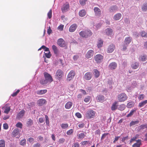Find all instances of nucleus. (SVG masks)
Segmentation results:
<instances>
[{"label":"nucleus","instance_id":"f257e3e1","mask_svg":"<svg viewBox=\"0 0 147 147\" xmlns=\"http://www.w3.org/2000/svg\"><path fill=\"white\" fill-rule=\"evenodd\" d=\"M128 96L125 93H121L117 96V99L119 102H123L126 100Z\"/></svg>","mask_w":147,"mask_h":147},{"label":"nucleus","instance_id":"f03ea898","mask_svg":"<svg viewBox=\"0 0 147 147\" xmlns=\"http://www.w3.org/2000/svg\"><path fill=\"white\" fill-rule=\"evenodd\" d=\"M96 112L92 110L88 111L86 114V116L87 118L90 119L94 118Z\"/></svg>","mask_w":147,"mask_h":147},{"label":"nucleus","instance_id":"7ed1b4c3","mask_svg":"<svg viewBox=\"0 0 147 147\" xmlns=\"http://www.w3.org/2000/svg\"><path fill=\"white\" fill-rule=\"evenodd\" d=\"M44 77L46 79L49 83H50L53 81V79L51 76L46 72H44L43 73Z\"/></svg>","mask_w":147,"mask_h":147},{"label":"nucleus","instance_id":"20e7f679","mask_svg":"<svg viewBox=\"0 0 147 147\" xmlns=\"http://www.w3.org/2000/svg\"><path fill=\"white\" fill-rule=\"evenodd\" d=\"M75 75V72L73 70H71L67 75L66 78L67 81L68 82L71 81L74 78Z\"/></svg>","mask_w":147,"mask_h":147},{"label":"nucleus","instance_id":"39448f33","mask_svg":"<svg viewBox=\"0 0 147 147\" xmlns=\"http://www.w3.org/2000/svg\"><path fill=\"white\" fill-rule=\"evenodd\" d=\"M69 5L68 2L64 4L61 8V10L63 13L65 12L69 9Z\"/></svg>","mask_w":147,"mask_h":147},{"label":"nucleus","instance_id":"423d86ee","mask_svg":"<svg viewBox=\"0 0 147 147\" xmlns=\"http://www.w3.org/2000/svg\"><path fill=\"white\" fill-rule=\"evenodd\" d=\"M57 44L61 47H64L67 46V45L64 40L61 38L58 39L57 41Z\"/></svg>","mask_w":147,"mask_h":147},{"label":"nucleus","instance_id":"0eeeda50","mask_svg":"<svg viewBox=\"0 0 147 147\" xmlns=\"http://www.w3.org/2000/svg\"><path fill=\"white\" fill-rule=\"evenodd\" d=\"M115 46L113 44H111L107 47L106 49V52L108 53H112L115 50Z\"/></svg>","mask_w":147,"mask_h":147},{"label":"nucleus","instance_id":"6e6552de","mask_svg":"<svg viewBox=\"0 0 147 147\" xmlns=\"http://www.w3.org/2000/svg\"><path fill=\"white\" fill-rule=\"evenodd\" d=\"M94 59L97 63H100L102 61L103 57L100 54H98L94 57Z\"/></svg>","mask_w":147,"mask_h":147},{"label":"nucleus","instance_id":"1a4fd4ad","mask_svg":"<svg viewBox=\"0 0 147 147\" xmlns=\"http://www.w3.org/2000/svg\"><path fill=\"white\" fill-rule=\"evenodd\" d=\"M94 54V52L92 50H89L86 55V57L87 59L92 58Z\"/></svg>","mask_w":147,"mask_h":147},{"label":"nucleus","instance_id":"9d476101","mask_svg":"<svg viewBox=\"0 0 147 147\" xmlns=\"http://www.w3.org/2000/svg\"><path fill=\"white\" fill-rule=\"evenodd\" d=\"M63 74V71L59 69L57 71L55 74V76L59 80L62 77Z\"/></svg>","mask_w":147,"mask_h":147},{"label":"nucleus","instance_id":"9b49d317","mask_svg":"<svg viewBox=\"0 0 147 147\" xmlns=\"http://www.w3.org/2000/svg\"><path fill=\"white\" fill-rule=\"evenodd\" d=\"M47 101L44 99L41 98L38 100L37 102L38 105L39 106H41L47 103Z\"/></svg>","mask_w":147,"mask_h":147},{"label":"nucleus","instance_id":"f8f14e48","mask_svg":"<svg viewBox=\"0 0 147 147\" xmlns=\"http://www.w3.org/2000/svg\"><path fill=\"white\" fill-rule=\"evenodd\" d=\"M92 74L91 73L88 72L86 73L84 76V78L87 80H90L92 77Z\"/></svg>","mask_w":147,"mask_h":147},{"label":"nucleus","instance_id":"ddd939ff","mask_svg":"<svg viewBox=\"0 0 147 147\" xmlns=\"http://www.w3.org/2000/svg\"><path fill=\"white\" fill-rule=\"evenodd\" d=\"M94 10L96 16H100L101 14V11L100 9L98 7H94Z\"/></svg>","mask_w":147,"mask_h":147},{"label":"nucleus","instance_id":"4468645a","mask_svg":"<svg viewBox=\"0 0 147 147\" xmlns=\"http://www.w3.org/2000/svg\"><path fill=\"white\" fill-rule=\"evenodd\" d=\"M77 27V25L76 24H74L71 25L69 28V31L71 32H74Z\"/></svg>","mask_w":147,"mask_h":147},{"label":"nucleus","instance_id":"2eb2a0df","mask_svg":"<svg viewBox=\"0 0 147 147\" xmlns=\"http://www.w3.org/2000/svg\"><path fill=\"white\" fill-rule=\"evenodd\" d=\"M132 40V38L130 36H128L125 38L124 40V43L125 45L128 46L131 42Z\"/></svg>","mask_w":147,"mask_h":147},{"label":"nucleus","instance_id":"dca6fc26","mask_svg":"<svg viewBox=\"0 0 147 147\" xmlns=\"http://www.w3.org/2000/svg\"><path fill=\"white\" fill-rule=\"evenodd\" d=\"M52 48L54 53L56 55H58L59 53V51L57 48V47L55 45H53L52 46Z\"/></svg>","mask_w":147,"mask_h":147},{"label":"nucleus","instance_id":"f3484780","mask_svg":"<svg viewBox=\"0 0 147 147\" xmlns=\"http://www.w3.org/2000/svg\"><path fill=\"white\" fill-rule=\"evenodd\" d=\"M109 67L111 70L115 69L117 67V64L115 62H112L109 64Z\"/></svg>","mask_w":147,"mask_h":147},{"label":"nucleus","instance_id":"a211bd4d","mask_svg":"<svg viewBox=\"0 0 147 147\" xmlns=\"http://www.w3.org/2000/svg\"><path fill=\"white\" fill-rule=\"evenodd\" d=\"M105 32L106 34L108 36L112 35L113 32V30L110 28H107L106 29Z\"/></svg>","mask_w":147,"mask_h":147},{"label":"nucleus","instance_id":"6ab92c4d","mask_svg":"<svg viewBox=\"0 0 147 147\" xmlns=\"http://www.w3.org/2000/svg\"><path fill=\"white\" fill-rule=\"evenodd\" d=\"M20 130L18 128L15 129L12 132L13 136L15 137L19 134Z\"/></svg>","mask_w":147,"mask_h":147},{"label":"nucleus","instance_id":"aec40b11","mask_svg":"<svg viewBox=\"0 0 147 147\" xmlns=\"http://www.w3.org/2000/svg\"><path fill=\"white\" fill-rule=\"evenodd\" d=\"M122 15L121 13H118L115 15L113 17V19L115 20H119L121 18Z\"/></svg>","mask_w":147,"mask_h":147},{"label":"nucleus","instance_id":"412c9836","mask_svg":"<svg viewBox=\"0 0 147 147\" xmlns=\"http://www.w3.org/2000/svg\"><path fill=\"white\" fill-rule=\"evenodd\" d=\"M4 110V113L6 114H8L10 110V107H7V105H5L3 108Z\"/></svg>","mask_w":147,"mask_h":147},{"label":"nucleus","instance_id":"4be33fe9","mask_svg":"<svg viewBox=\"0 0 147 147\" xmlns=\"http://www.w3.org/2000/svg\"><path fill=\"white\" fill-rule=\"evenodd\" d=\"M25 113V111L23 110L20 111L17 114V117L18 118H22L24 116Z\"/></svg>","mask_w":147,"mask_h":147},{"label":"nucleus","instance_id":"5701e85b","mask_svg":"<svg viewBox=\"0 0 147 147\" xmlns=\"http://www.w3.org/2000/svg\"><path fill=\"white\" fill-rule=\"evenodd\" d=\"M96 99L98 102H102L104 100V97L102 95H99L96 97Z\"/></svg>","mask_w":147,"mask_h":147},{"label":"nucleus","instance_id":"b1692460","mask_svg":"<svg viewBox=\"0 0 147 147\" xmlns=\"http://www.w3.org/2000/svg\"><path fill=\"white\" fill-rule=\"evenodd\" d=\"M117 102L116 101L115 102L112 104L111 107V109L112 111L115 110L117 107Z\"/></svg>","mask_w":147,"mask_h":147},{"label":"nucleus","instance_id":"393cba45","mask_svg":"<svg viewBox=\"0 0 147 147\" xmlns=\"http://www.w3.org/2000/svg\"><path fill=\"white\" fill-rule=\"evenodd\" d=\"M93 74L96 78H98L100 76V72L97 69H94Z\"/></svg>","mask_w":147,"mask_h":147},{"label":"nucleus","instance_id":"a878e982","mask_svg":"<svg viewBox=\"0 0 147 147\" xmlns=\"http://www.w3.org/2000/svg\"><path fill=\"white\" fill-rule=\"evenodd\" d=\"M40 84L42 85L45 86L49 83L45 79H41L40 81Z\"/></svg>","mask_w":147,"mask_h":147},{"label":"nucleus","instance_id":"bb28decb","mask_svg":"<svg viewBox=\"0 0 147 147\" xmlns=\"http://www.w3.org/2000/svg\"><path fill=\"white\" fill-rule=\"evenodd\" d=\"M47 92V89L38 90L37 91V93L38 95H42L46 93Z\"/></svg>","mask_w":147,"mask_h":147},{"label":"nucleus","instance_id":"cd10ccee","mask_svg":"<svg viewBox=\"0 0 147 147\" xmlns=\"http://www.w3.org/2000/svg\"><path fill=\"white\" fill-rule=\"evenodd\" d=\"M73 103L71 102H67L65 105V107L66 109H69L72 105Z\"/></svg>","mask_w":147,"mask_h":147},{"label":"nucleus","instance_id":"c85d7f7f","mask_svg":"<svg viewBox=\"0 0 147 147\" xmlns=\"http://www.w3.org/2000/svg\"><path fill=\"white\" fill-rule=\"evenodd\" d=\"M137 142L134 144L133 145V147H140L141 144V142L140 140H138L137 141Z\"/></svg>","mask_w":147,"mask_h":147},{"label":"nucleus","instance_id":"c756f323","mask_svg":"<svg viewBox=\"0 0 147 147\" xmlns=\"http://www.w3.org/2000/svg\"><path fill=\"white\" fill-rule=\"evenodd\" d=\"M103 41L101 39H99L98 42V44L97 45L98 47V48H101V47H102V46L103 45Z\"/></svg>","mask_w":147,"mask_h":147},{"label":"nucleus","instance_id":"7c9ffc66","mask_svg":"<svg viewBox=\"0 0 147 147\" xmlns=\"http://www.w3.org/2000/svg\"><path fill=\"white\" fill-rule=\"evenodd\" d=\"M147 103V100H145L140 102L138 106L140 107H143Z\"/></svg>","mask_w":147,"mask_h":147},{"label":"nucleus","instance_id":"2f4dec72","mask_svg":"<svg viewBox=\"0 0 147 147\" xmlns=\"http://www.w3.org/2000/svg\"><path fill=\"white\" fill-rule=\"evenodd\" d=\"M134 103L133 101L127 103V107L129 108H130L133 107L134 105Z\"/></svg>","mask_w":147,"mask_h":147},{"label":"nucleus","instance_id":"473e14b6","mask_svg":"<svg viewBox=\"0 0 147 147\" xmlns=\"http://www.w3.org/2000/svg\"><path fill=\"white\" fill-rule=\"evenodd\" d=\"M85 32L86 33V38L88 36H91L92 34V33L91 32V30H85Z\"/></svg>","mask_w":147,"mask_h":147},{"label":"nucleus","instance_id":"72a5a7b5","mask_svg":"<svg viewBox=\"0 0 147 147\" xmlns=\"http://www.w3.org/2000/svg\"><path fill=\"white\" fill-rule=\"evenodd\" d=\"M86 12L84 10H82L80 11L79 13V15L80 16L82 17L85 16Z\"/></svg>","mask_w":147,"mask_h":147},{"label":"nucleus","instance_id":"f704fd0d","mask_svg":"<svg viewBox=\"0 0 147 147\" xmlns=\"http://www.w3.org/2000/svg\"><path fill=\"white\" fill-rule=\"evenodd\" d=\"M117 6H113L110 7L109 11L110 12H112L117 10Z\"/></svg>","mask_w":147,"mask_h":147},{"label":"nucleus","instance_id":"c9c22d12","mask_svg":"<svg viewBox=\"0 0 147 147\" xmlns=\"http://www.w3.org/2000/svg\"><path fill=\"white\" fill-rule=\"evenodd\" d=\"M80 35L82 37L86 38L85 31H82L79 33Z\"/></svg>","mask_w":147,"mask_h":147},{"label":"nucleus","instance_id":"e433bc0d","mask_svg":"<svg viewBox=\"0 0 147 147\" xmlns=\"http://www.w3.org/2000/svg\"><path fill=\"white\" fill-rule=\"evenodd\" d=\"M85 136L84 134L83 133H82L78 134L77 135L78 138L79 139H82Z\"/></svg>","mask_w":147,"mask_h":147},{"label":"nucleus","instance_id":"4c0bfd02","mask_svg":"<svg viewBox=\"0 0 147 147\" xmlns=\"http://www.w3.org/2000/svg\"><path fill=\"white\" fill-rule=\"evenodd\" d=\"M142 9L143 11H145L147 10V3H144L142 7Z\"/></svg>","mask_w":147,"mask_h":147},{"label":"nucleus","instance_id":"58836bf2","mask_svg":"<svg viewBox=\"0 0 147 147\" xmlns=\"http://www.w3.org/2000/svg\"><path fill=\"white\" fill-rule=\"evenodd\" d=\"M139 66V65L138 63H136L132 64L131 65V67L133 69H136L138 68Z\"/></svg>","mask_w":147,"mask_h":147},{"label":"nucleus","instance_id":"ea45409f","mask_svg":"<svg viewBox=\"0 0 147 147\" xmlns=\"http://www.w3.org/2000/svg\"><path fill=\"white\" fill-rule=\"evenodd\" d=\"M136 111V109L131 110L130 111L129 113L127 115V117H131L133 115L134 113Z\"/></svg>","mask_w":147,"mask_h":147},{"label":"nucleus","instance_id":"a19ab883","mask_svg":"<svg viewBox=\"0 0 147 147\" xmlns=\"http://www.w3.org/2000/svg\"><path fill=\"white\" fill-rule=\"evenodd\" d=\"M139 123V121L138 120H137L135 121H132L130 123L129 126L131 127L132 126L138 123Z\"/></svg>","mask_w":147,"mask_h":147},{"label":"nucleus","instance_id":"79ce46f5","mask_svg":"<svg viewBox=\"0 0 147 147\" xmlns=\"http://www.w3.org/2000/svg\"><path fill=\"white\" fill-rule=\"evenodd\" d=\"M0 147H5V142L3 140H0Z\"/></svg>","mask_w":147,"mask_h":147},{"label":"nucleus","instance_id":"37998d69","mask_svg":"<svg viewBox=\"0 0 147 147\" xmlns=\"http://www.w3.org/2000/svg\"><path fill=\"white\" fill-rule=\"evenodd\" d=\"M33 120L30 119H28L27 122V124L28 126L32 125L33 124Z\"/></svg>","mask_w":147,"mask_h":147},{"label":"nucleus","instance_id":"c03bdc74","mask_svg":"<svg viewBox=\"0 0 147 147\" xmlns=\"http://www.w3.org/2000/svg\"><path fill=\"white\" fill-rule=\"evenodd\" d=\"M147 60L146 57L144 55H142L140 57V60L142 61H145Z\"/></svg>","mask_w":147,"mask_h":147},{"label":"nucleus","instance_id":"a18cd8bd","mask_svg":"<svg viewBox=\"0 0 147 147\" xmlns=\"http://www.w3.org/2000/svg\"><path fill=\"white\" fill-rule=\"evenodd\" d=\"M125 108V105L122 104L120 105L118 109L120 111H123L124 110Z\"/></svg>","mask_w":147,"mask_h":147},{"label":"nucleus","instance_id":"49530a36","mask_svg":"<svg viewBox=\"0 0 147 147\" xmlns=\"http://www.w3.org/2000/svg\"><path fill=\"white\" fill-rule=\"evenodd\" d=\"M26 141L25 139H24L23 140L21 141L20 142V144L21 145L24 146L26 144Z\"/></svg>","mask_w":147,"mask_h":147},{"label":"nucleus","instance_id":"de8ad7c7","mask_svg":"<svg viewBox=\"0 0 147 147\" xmlns=\"http://www.w3.org/2000/svg\"><path fill=\"white\" fill-rule=\"evenodd\" d=\"M87 1V0H80L79 3L81 5L84 6L85 5L86 2Z\"/></svg>","mask_w":147,"mask_h":147},{"label":"nucleus","instance_id":"09e8293b","mask_svg":"<svg viewBox=\"0 0 147 147\" xmlns=\"http://www.w3.org/2000/svg\"><path fill=\"white\" fill-rule=\"evenodd\" d=\"M61 126V128L63 129H65L68 127V125L67 123H62Z\"/></svg>","mask_w":147,"mask_h":147},{"label":"nucleus","instance_id":"8fccbe9b","mask_svg":"<svg viewBox=\"0 0 147 147\" xmlns=\"http://www.w3.org/2000/svg\"><path fill=\"white\" fill-rule=\"evenodd\" d=\"M47 16L49 19H51V18L52 16V10L51 9H50L48 12Z\"/></svg>","mask_w":147,"mask_h":147},{"label":"nucleus","instance_id":"3c124183","mask_svg":"<svg viewBox=\"0 0 147 147\" xmlns=\"http://www.w3.org/2000/svg\"><path fill=\"white\" fill-rule=\"evenodd\" d=\"M90 98L91 97L90 96H87L84 99V101L86 102H88L90 101Z\"/></svg>","mask_w":147,"mask_h":147},{"label":"nucleus","instance_id":"603ef678","mask_svg":"<svg viewBox=\"0 0 147 147\" xmlns=\"http://www.w3.org/2000/svg\"><path fill=\"white\" fill-rule=\"evenodd\" d=\"M141 35L142 37H147V33L145 32V31H143L141 33Z\"/></svg>","mask_w":147,"mask_h":147},{"label":"nucleus","instance_id":"864d4df0","mask_svg":"<svg viewBox=\"0 0 147 147\" xmlns=\"http://www.w3.org/2000/svg\"><path fill=\"white\" fill-rule=\"evenodd\" d=\"M16 126L17 127L22 128V124L21 123L19 122L16 124Z\"/></svg>","mask_w":147,"mask_h":147},{"label":"nucleus","instance_id":"5fc2aeb1","mask_svg":"<svg viewBox=\"0 0 147 147\" xmlns=\"http://www.w3.org/2000/svg\"><path fill=\"white\" fill-rule=\"evenodd\" d=\"M45 118L46 119V123L47 125H49V118L47 115H45Z\"/></svg>","mask_w":147,"mask_h":147},{"label":"nucleus","instance_id":"6e6d98bb","mask_svg":"<svg viewBox=\"0 0 147 147\" xmlns=\"http://www.w3.org/2000/svg\"><path fill=\"white\" fill-rule=\"evenodd\" d=\"M138 136L136 135L135 136L133 137L130 141V143H131L132 142H134L136 140V139L137 138Z\"/></svg>","mask_w":147,"mask_h":147},{"label":"nucleus","instance_id":"4d7b16f0","mask_svg":"<svg viewBox=\"0 0 147 147\" xmlns=\"http://www.w3.org/2000/svg\"><path fill=\"white\" fill-rule=\"evenodd\" d=\"M20 91L19 90H17L15 92L11 94V96L13 97H14L16 96L18 94Z\"/></svg>","mask_w":147,"mask_h":147},{"label":"nucleus","instance_id":"13d9d810","mask_svg":"<svg viewBox=\"0 0 147 147\" xmlns=\"http://www.w3.org/2000/svg\"><path fill=\"white\" fill-rule=\"evenodd\" d=\"M45 56L48 58H49L51 56V55L50 51H49L48 53H45Z\"/></svg>","mask_w":147,"mask_h":147},{"label":"nucleus","instance_id":"bf43d9fd","mask_svg":"<svg viewBox=\"0 0 147 147\" xmlns=\"http://www.w3.org/2000/svg\"><path fill=\"white\" fill-rule=\"evenodd\" d=\"M144 96H145L144 94H141L139 95L138 97V98L139 100H141L144 99Z\"/></svg>","mask_w":147,"mask_h":147},{"label":"nucleus","instance_id":"052dcab7","mask_svg":"<svg viewBox=\"0 0 147 147\" xmlns=\"http://www.w3.org/2000/svg\"><path fill=\"white\" fill-rule=\"evenodd\" d=\"M73 132V129H71L66 132V134L69 135H71Z\"/></svg>","mask_w":147,"mask_h":147},{"label":"nucleus","instance_id":"680f3d73","mask_svg":"<svg viewBox=\"0 0 147 147\" xmlns=\"http://www.w3.org/2000/svg\"><path fill=\"white\" fill-rule=\"evenodd\" d=\"M64 25L61 24L58 27V29L60 31H62L63 30Z\"/></svg>","mask_w":147,"mask_h":147},{"label":"nucleus","instance_id":"e2e57ef3","mask_svg":"<svg viewBox=\"0 0 147 147\" xmlns=\"http://www.w3.org/2000/svg\"><path fill=\"white\" fill-rule=\"evenodd\" d=\"M35 105V103L34 102H30L28 104V106L30 107H32L34 106Z\"/></svg>","mask_w":147,"mask_h":147},{"label":"nucleus","instance_id":"0e129e2a","mask_svg":"<svg viewBox=\"0 0 147 147\" xmlns=\"http://www.w3.org/2000/svg\"><path fill=\"white\" fill-rule=\"evenodd\" d=\"M34 139L33 138L30 137L27 140L30 143H33L34 141Z\"/></svg>","mask_w":147,"mask_h":147},{"label":"nucleus","instance_id":"69168bd1","mask_svg":"<svg viewBox=\"0 0 147 147\" xmlns=\"http://www.w3.org/2000/svg\"><path fill=\"white\" fill-rule=\"evenodd\" d=\"M74 85L73 84H71L68 86L69 89L71 90H73L74 89Z\"/></svg>","mask_w":147,"mask_h":147},{"label":"nucleus","instance_id":"338daca9","mask_svg":"<svg viewBox=\"0 0 147 147\" xmlns=\"http://www.w3.org/2000/svg\"><path fill=\"white\" fill-rule=\"evenodd\" d=\"M84 125L85 124L84 123H79L78 125V126L80 128H82L84 127Z\"/></svg>","mask_w":147,"mask_h":147},{"label":"nucleus","instance_id":"774afa93","mask_svg":"<svg viewBox=\"0 0 147 147\" xmlns=\"http://www.w3.org/2000/svg\"><path fill=\"white\" fill-rule=\"evenodd\" d=\"M79 144L78 142H76L73 144L72 147H79Z\"/></svg>","mask_w":147,"mask_h":147}]
</instances>
